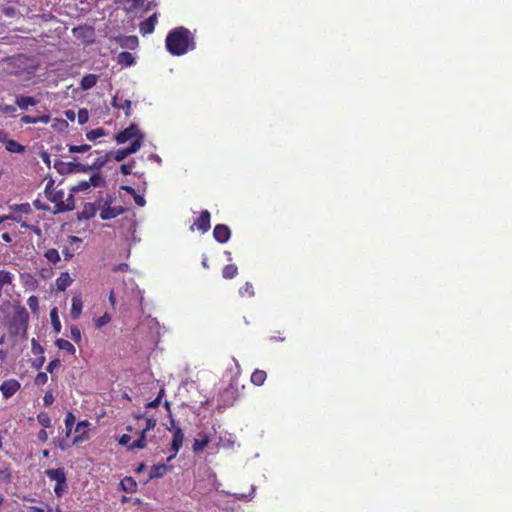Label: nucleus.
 <instances>
[{
    "mask_svg": "<svg viewBox=\"0 0 512 512\" xmlns=\"http://www.w3.org/2000/svg\"><path fill=\"white\" fill-rule=\"evenodd\" d=\"M98 211V208H97V205H96V201L93 202V203H86L84 206H83V209L82 211L79 213L78 215V219L79 220H89L91 218H93L96 213Z\"/></svg>",
    "mask_w": 512,
    "mask_h": 512,
    "instance_id": "18",
    "label": "nucleus"
},
{
    "mask_svg": "<svg viewBox=\"0 0 512 512\" xmlns=\"http://www.w3.org/2000/svg\"><path fill=\"white\" fill-rule=\"evenodd\" d=\"M65 192L64 190H55L50 195L47 196V199L54 203V213H63L67 211H71L74 209V197L73 194L70 193L68 197L64 200Z\"/></svg>",
    "mask_w": 512,
    "mask_h": 512,
    "instance_id": "4",
    "label": "nucleus"
},
{
    "mask_svg": "<svg viewBox=\"0 0 512 512\" xmlns=\"http://www.w3.org/2000/svg\"><path fill=\"white\" fill-rule=\"evenodd\" d=\"M50 115H42V116H30V115H24L21 117V122L23 124H36V123H44L47 124L50 122Z\"/></svg>",
    "mask_w": 512,
    "mask_h": 512,
    "instance_id": "25",
    "label": "nucleus"
},
{
    "mask_svg": "<svg viewBox=\"0 0 512 512\" xmlns=\"http://www.w3.org/2000/svg\"><path fill=\"white\" fill-rule=\"evenodd\" d=\"M44 257L47 259L48 262L52 264H56L60 261V255L57 249L50 248L44 253Z\"/></svg>",
    "mask_w": 512,
    "mask_h": 512,
    "instance_id": "36",
    "label": "nucleus"
},
{
    "mask_svg": "<svg viewBox=\"0 0 512 512\" xmlns=\"http://www.w3.org/2000/svg\"><path fill=\"white\" fill-rule=\"evenodd\" d=\"M115 197L111 194L99 197L96 200L98 211H100V218L102 220H111L124 213L122 206H112Z\"/></svg>",
    "mask_w": 512,
    "mask_h": 512,
    "instance_id": "3",
    "label": "nucleus"
},
{
    "mask_svg": "<svg viewBox=\"0 0 512 512\" xmlns=\"http://www.w3.org/2000/svg\"><path fill=\"white\" fill-rule=\"evenodd\" d=\"M209 443H210L209 435L208 434H203L201 436V438L194 440V443H193V446H192L193 452H195V453L202 452L205 449V447H207V445Z\"/></svg>",
    "mask_w": 512,
    "mask_h": 512,
    "instance_id": "28",
    "label": "nucleus"
},
{
    "mask_svg": "<svg viewBox=\"0 0 512 512\" xmlns=\"http://www.w3.org/2000/svg\"><path fill=\"white\" fill-rule=\"evenodd\" d=\"M50 320H51V324L53 326V329L55 331V333H60L61 331V322H60V319H59V315H58V308L57 307H54L51 309L50 311Z\"/></svg>",
    "mask_w": 512,
    "mask_h": 512,
    "instance_id": "33",
    "label": "nucleus"
},
{
    "mask_svg": "<svg viewBox=\"0 0 512 512\" xmlns=\"http://www.w3.org/2000/svg\"><path fill=\"white\" fill-rule=\"evenodd\" d=\"M4 144L6 150L9 151L10 153H22L25 150V147L23 145L19 144L13 139L7 138Z\"/></svg>",
    "mask_w": 512,
    "mask_h": 512,
    "instance_id": "30",
    "label": "nucleus"
},
{
    "mask_svg": "<svg viewBox=\"0 0 512 512\" xmlns=\"http://www.w3.org/2000/svg\"><path fill=\"white\" fill-rule=\"evenodd\" d=\"M170 425L171 427H168L167 429L172 432V441L170 447L172 454L168 457V461L172 460L177 455L183 446L184 441L183 430L180 426L176 425V421L172 418V416H170Z\"/></svg>",
    "mask_w": 512,
    "mask_h": 512,
    "instance_id": "6",
    "label": "nucleus"
},
{
    "mask_svg": "<svg viewBox=\"0 0 512 512\" xmlns=\"http://www.w3.org/2000/svg\"><path fill=\"white\" fill-rule=\"evenodd\" d=\"M141 139V145L144 141V134L140 132L137 125L131 124L129 127L125 128L124 130L120 131L115 135V140L118 144L125 143L129 140L137 141Z\"/></svg>",
    "mask_w": 512,
    "mask_h": 512,
    "instance_id": "7",
    "label": "nucleus"
},
{
    "mask_svg": "<svg viewBox=\"0 0 512 512\" xmlns=\"http://www.w3.org/2000/svg\"><path fill=\"white\" fill-rule=\"evenodd\" d=\"M89 186L93 187H100L105 184V179L100 173H95L90 176L89 180L87 181Z\"/></svg>",
    "mask_w": 512,
    "mask_h": 512,
    "instance_id": "38",
    "label": "nucleus"
},
{
    "mask_svg": "<svg viewBox=\"0 0 512 512\" xmlns=\"http://www.w3.org/2000/svg\"><path fill=\"white\" fill-rule=\"evenodd\" d=\"M133 164L134 162L132 163H129V164H122L121 167H120V171L123 175H129L132 173V167H133Z\"/></svg>",
    "mask_w": 512,
    "mask_h": 512,
    "instance_id": "57",
    "label": "nucleus"
},
{
    "mask_svg": "<svg viewBox=\"0 0 512 512\" xmlns=\"http://www.w3.org/2000/svg\"><path fill=\"white\" fill-rule=\"evenodd\" d=\"M170 470V467L166 464H155L150 468L149 471V480L161 478L164 475L167 474V472Z\"/></svg>",
    "mask_w": 512,
    "mask_h": 512,
    "instance_id": "21",
    "label": "nucleus"
},
{
    "mask_svg": "<svg viewBox=\"0 0 512 512\" xmlns=\"http://www.w3.org/2000/svg\"><path fill=\"white\" fill-rule=\"evenodd\" d=\"M110 322L111 316L109 313H104L102 316L94 319L95 327L97 329L102 328L103 326L107 325Z\"/></svg>",
    "mask_w": 512,
    "mask_h": 512,
    "instance_id": "41",
    "label": "nucleus"
},
{
    "mask_svg": "<svg viewBox=\"0 0 512 512\" xmlns=\"http://www.w3.org/2000/svg\"><path fill=\"white\" fill-rule=\"evenodd\" d=\"M38 440L41 441V442H46L48 440V433L46 432L45 429H42L38 432Z\"/></svg>",
    "mask_w": 512,
    "mask_h": 512,
    "instance_id": "62",
    "label": "nucleus"
},
{
    "mask_svg": "<svg viewBox=\"0 0 512 512\" xmlns=\"http://www.w3.org/2000/svg\"><path fill=\"white\" fill-rule=\"evenodd\" d=\"M69 247H65L62 250L65 260H70L74 257L75 253L78 252L81 248L82 239L77 236H69Z\"/></svg>",
    "mask_w": 512,
    "mask_h": 512,
    "instance_id": "13",
    "label": "nucleus"
},
{
    "mask_svg": "<svg viewBox=\"0 0 512 512\" xmlns=\"http://www.w3.org/2000/svg\"><path fill=\"white\" fill-rule=\"evenodd\" d=\"M239 294L242 297H253L255 295L254 287L252 283L246 282L240 289Z\"/></svg>",
    "mask_w": 512,
    "mask_h": 512,
    "instance_id": "39",
    "label": "nucleus"
},
{
    "mask_svg": "<svg viewBox=\"0 0 512 512\" xmlns=\"http://www.w3.org/2000/svg\"><path fill=\"white\" fill-rule=\"evenodd\" d=\"M117 62L124 66H132L135 63V59L130 52L123 51L118 54Z\"/></svg>",
    "mask_w": 512,
    "mask_h": 512,
    "instance_id": "32",
    "label": "nucleus"
},
{
    "mask_svg": "<svg viewBox=\"0 0 512 512\" xmlns=\"http://www.w3.org/2000/svg\"><path fill=\"white\" fill-rule=\"evenodd\" d=\"M54 400H55V398H54L53 392H52V390H49L45 393V395L43 397V404H44V406L48 407L53 404Z\"/></svg>",
    "mask_w": 512,
    "mask_h": 512,
    "instance_id": "50",
    "label": "nucleus"
},
{
    "mask_svg": "<svg viewBox=\"0 0 512 512\" xmlns=\"http://www.w3.org/2000/svg\"><path fill=\"white\" fill-rule=\"evenodd\" d=\"M114 272H127L129 270V265L127 263H120L115 265L112 269Z\"/></svg>",
    "mask_w": 512,
    "mask_h": 512,
    "instance_id": "60",
    "label": "nucleus"
},
{
    "mask_svg": "<svg viewBox=\"0 0 512 512\" xmlns=\"http://www.w3.org/2000/svg\"><path fill=\"white\" fill-rule=\"evenodd\" d=\"M267 379V373L264 370L256 369L251 374V382L256 386H262Z\"/></svg>",
    "mask_w": 512,
    "mask_h": 512,
    "instance_id": "29",
    "label": "nucleus"
},
{
    "mask_svg": "<svg viewBox=\"0 0 512 512\" xmlns=\"http://www.w3.org/2000/svg\"><path fill=\"white\" fill-rule=\"evenodd\" d=\"M11 471L9 470V468H5V469H0V480L5 482V483H10L11 482Z\"/></svg>",
    "mask_w": 512,
    "mask_h": 512,
    "instance_id": "49",
    "label": "nucleus"
},
{
    "mask_svg": "<svg viewBox=\"0 0 512 512\" xmlns=\"http://www.w3.org/2000/svg\"><path fill=\"white\" fill-rule=\"evenodd\" d=\"M88 111L86 109H80L78 112V122L79 124H84L88 121Z\"/></svg>",
    "mask_w": 512,
    "mask_h": 512,
    "instance_id": "54",
    "label": "nucleus"
},
{
    "mask_svg": "<svg viewBox=\"0 0 512 512\" xmlns=\"http://www.w3.org/2000/svg\"><path fill=\"white\" fill-rule=\"evenodd\" d=\"M56 190V188L54 187V180L53 179H50L47 184H46V187H45V195L46 197L48 195H50L52 192H54Z\"/></svg>",
    "mask_w": 512,
    "mask_h": 512,
    "instance_id": "59",
    "label": "nucleus"
},
{
    "mask_svg": "<svg viewBox=\"0 0 512 512\" xmlns=\"http://www.w3.org/2000/svg\"><path fill=\"white\" fill-rule=\"evenodd\" d=\"M10 209L14 212H20L23 214H29L32 211L29 203L14 204L10 206Z\"/></svg>",
    "mask_w": 512,
    "mask_h": 512,
    "instance_id": "42",
    "label": "nucleus"
},
{
    "mask_svg": "<svg viewBox=\"0 0 512 512\" xmlns=\"http://www.w3.org/2000/svg\"><path fill=\"white\" fill-rule=\"evenodd\" d=\"M15 103L21 110H27L29 106H35L37 101L33 97L20 95L16 96Z\"/></svg>",
    "mask_w": 512,
    "mask_h": 512,
    "instance_id": "26",
    "label": "nucleus"
},
{
    "mask_svg": "<svg viewBox=\"0 0 512 512\" xmlns=\"http://www.w3.org/2000/svg\"><path fill=\"white\" fill-rule=\"evenodd\" d=\"M55 345L58 347V349L64 350L72 355H74L76 352L74 345L66 339H63V338L57 339L55 341Z\"/></svg>",
    "mask_w": 512,
    "mask_h": 512,
    "instance_id": "31",
    "label": "nucleus"
},
{
    "mask_svg": "<svg viewBox=\"0 0 512 512\" xmlns=\"http://www.w3.org/2000/svg\"><path fill=\"white\" fill-rule=\"evenodd\" d=\"M131 439H132L131 435H129V434H123V435L119 438L118 443H119L120 445H122V446H127V448L129 449V445L132 443V442H131Z\"/></svg>",
    "mask_w": 512,
    "mask_h": 512,
    "instance_id": "53",
    "label": "nucleus"
},
{
    "mask_svg": "<svg viewBox=\"0 0 512 512\" xmlns=\"http://www.w3.org/2000/svg\"><path fill=\"white\" fill-rule=\"evenodd\" d=\"M90 149V145L83 144V145H70L69 146V152L71 153H84Z\"/></svg>",
    "mask_w": 512,
    "mask_h": 512,
    "instance_id": "46",
    "label": "nucleus"
},
{
    "mask_svg": "<svg viewBox=\"0 0 512 512\" xmlns=\"http://www.w3.org/2000/svg\"><path fill=\"white\" fill-rule=\"evenodd\" d=\"M28 512H51V509H49L48 511H45L43 508L41 507H37V506H30L28 508Z\"/></svg>",
    "mask_w": 512,
    "mask_h": 512,
    "instance_id": "64",
    "label": "nucleus"
},
{
    "mask_svg": "<svg viewBox=\"0 0 512 512\" xmlns=\"http://www.w3.org/2000/svg\"><path fill=\"white\" fill-rule=\"evenodd\" d=\"M111 155H112V153L108 152L104 156L96 158L95 161L87 167L83 166L82 164H77V167H78L77 170L78 171L99 170L109 161Z\"/></svg>",
    "mask_w": 512,
    "mask_h": 512,
    "instance_id": "15",
    "label": "nucleus"
},
{
    "mask_svg": "<svg viewBox=\"0 0 512 512\" xmlns=\"http://www.w3.org/2000/svg\"><path fill=\"white\" fill-rule=\"evenodd\" d=\"M120 45L122 47L134 49L138 46V38L136 36H126L121 40Z\"/></svg>",
    "mask_w": 512,
    "mask_h": 512,
    "instance_id": "37",
    "label": "nucleus"
},
{
    "mask_svg": "<svg viewBox=\"0 0 512 512\" xmlns=\"http://www.w3.org/2000/svg\"><path fill=\"white\" fill-rule=\"evenodd\" d=\"M3 61L7 64V73L14 76H26L27 78H31L40 67V63L36 57L23 53L8 56L3 59Z\"/></svg>",
    "mask_w": 512,
    "mask_h": 512,
    "instance_id": "2",
    "label": "nucleus"
},
{
    "mask_svg": "<svg viewBox=\"0 0 512 512\" xmlns=\"http://www.w3.org/2000/svg\"><path fill=\"white\" fill-rule=\"evenodd\" d=\"M211 214L208 210L200 213L199 217L194 221L191 229L196 228L201 233H206L210 229Z\"/></svg>",
    "mask_w": 512,
    "mask_h": 512,
    "instance_id": "9",
    "label": "nucleus"
},
{
    "mask_svg": "<svg viewBox=\"0 0 512 512\" xmlns=\"http://www.w3.org/2000/svg\"><path fill=\"white\" fill-rule=\"evenodd\" d=\"M70 335L73 341L79 343L81 341V330L77 326H71Z\"/></svg>",
    "mask_w": 512,
    "mask_h": 512,
    "instance_id": "48",
    "label": "nucleus"
},
{
    "mask_svg": "<svg viewBox=\"0 0 512 512\" xmlns=\"http://www.w3.org/2000/svg\"><path fill=\"white\" fill-rule=\"evenodd\" d=\"M56 446H57L60 450L65 451V450H67V449L70 447V444L68 443V441H67L66 439H60V440L57 442Z\"/></svg>",
    "mask_w": 512,
    "mask_h": 512,
    "instance_id": "61",
    "label": "nucleus"
},
{
    "mask_svg": "<svg viewBox=\"0 0 512 512\" xmlns=\"http://www.w3.org/2000/svg\"><path fill=\"white\" fill-rule=\"evenodd\" d=\"M156 23H157V15H156V13H154L149 18H147L145 21L140 23V25H139L140 33L143 36L153 33Z\"/></svg>",
    "mask_w": 512,
    "mask_h": 512,
    "instance_id": "16",
    "label": "nucleus"
},
{
    "mask_svg": "<svg viewBox=\"0 0 512 512\" xmlns=\"http://www.w3.org/2000/svg\"><path fill=\"white\" fill-rule=\"evenodd\" d=\"M104 135H105L104 129L103 128H97V129H93V130L87 132L86 137H87L88 140L94 141L97 138H100V137H102Z\"/></svg>",
    "mask_w": 512,
    "mask_h": 512,
    "instance_id": "43",
    "label": "nucleus"
},
{
    "mask_svg": "<svg viewBox=\"0 0 512 512\" xmlns=\"http://www.w3.org/2000/svg\"><path fill=\"white\" fill-rule=\"evenodd\" d=\"M165 45L167 51L173 56H182L196 47L192 33L183 26L176 27L168 32Z\"/></svg>",
    "mask_w": 512,
    "mask_h": 512,
    "instance_id": "1",
    "label": "nucleus"
},
{
    "mask_svg": "<svg viewBox=\"0 0 512 512\" xmlns=\"http://www.w3.org/2000/svg\"><path fill=\"white\" fill-rule=\"evenodd\" d=\"M89 426H90V422L88 420L79 421L76 424L75 432L78 434L74 437V439L72 441L73 445L80 444L89 438V434H88Z\"/></svg>",
    "mask_w": 512,
    "mask_h": 512,
    "instance_id": "10",
    "label": "nucleus"
},
{
    "mask_svg": "<svg viewBox=\"0 0 512 512\" xmlns=\"http://www.w3.org/2000/svg\"><path fill=\"white\" fill-rule=\"evenodd\" d=\"M141 148V139L133 141L127 148H120L115 151L114 159L117 162L124 160L127 156L136 153Z\"/></svg>",
    "mask_w": 512,
    "mask_h": 512,
    "instance_id": "12",
    "label": "nucleus"
},
{
    "mask_svg": "<svg viewBox=\"0 0 512 512\" xmlns=\"http://www.w3.org/2000/svg\"><path fill=\"white\" fill-rule=\"evenodd\" d=\"M238 397V390L235 384L230 383L228 387L223 389L219 394V402L224 407H229L234 404Z\"/></svg>",
    "mask_w": 512,
    "mask_h": 512,
    "instance_id": "8",
    "label": "nucleus"
},
{
    "mask_svg": "<svg viewBox=\"0 0 512 512\" xmlns=\"http://www.w3.org/2000/svg\"><path fill=\"white\" fill-rule=\"evenodd\" d=\"M45 474L50 480L56 481L54 492L57 497H62L68 488L67 477L64 468L47 469Z\"/></svg>",
    "mask_w": 512,
    "mask_h": 512,
    "instance_id": "5",
    "label": "nucleus"
},
{
    "mask_svg": "<svg viewBox=\"0 0 512 512\" xmlns=\"http://www.w3.org/2000/svg\"><path fill=\"white\" fill-rule=\"evenodd\" d=\"M19 224H20V226L22 228L32 230L37 235L41 234V229L39 227H37V226L30 225V224H28L27 222H25L23 220Z\"/></svg>",
    "mask_w": 512,
    "mask_h": 512,
    "instance_id": "52",
    "label": "nucleus"
},
{
    "mask_svg": "<svg viewBox=\"0 0 512 512\" xmlns=\"http://www.w3.org/2000/svg\"><path fill=\"white\" fill-rule=\"evenodd\" d=\"M76 418L72 412H68L65 417V429H66V437H69L72 432V428L75 424Z\"/></svg>",
    "mask_w": 512,
    "mask_h": 512,
    "instance_id": "35",
    "label": "nucleus"
},
{
    "mask_svg": "<svg viewBox=\"0 0 512 512\" xmlns=\"http://www.w3.org/2000/svg\"><path fill=\"white\" fill-rule=\"evenodd\" d=\"M136 434L138 435V439L129 445L130 451L135 449H144L147 447V432H144L142 428L139 427V430L136 431Z\"/></svg>",
    "mask_w": 512,
    "mask_h": 512,
    "instance_id": "20",
    "label": "nucleus"
},
{
    "mask_svg": "<svg viewBox=\"0 0 512 512\" xmlns=\"http://www.w3.org/2000/svg\"><path fill=\"white\" fill-rule=\"evenodd\" d=\"M164 393H165V392H164V389H161V390L159 391L158 396H157L154 400H152V401L148 402V403L145 405V406H146V408H157V407L160 405V403H161V399H162V397L164 396Z\"/></svg>",
    "mask_w": 512,
    "mask_h": 512,
    "instance_id": "45",
    "label": "nucleus"
},
{
    "mask_svg": "<svg viewBox=\"0 0 512 512\" xmlns=\"http://www.w3.org/2000/svg\"><path fill=\"white\" fill-rule=\"evenodd\" d=\"M134 200H135V203L139 206H144L146 203L144 197L141 195H138V194L134 195Z\"/></svg>",
    "mask_w": 512,
    "mask_h": 512,
    "instance_id": "63",
    "label": "nucleus"
},
{
    "mask_svg": "<svg viewBox=\"0 0 512 512\" xmlns=\"http://www.w3.org/2000/svg\"><path fill=\"white\" fill-rule=\"evenodd\" d=\"M83 310V301L81 295H74L72 297L70 315L73 319H78Z\"/></svg>",
    "mask_w": 512,
    "mask_h": 512,
    "instance_id": "19",
    "label": "nucleus"
},
{
    "mask_svg": "<svg viewBox=\"0 0 512 512\" xmlns=\"http://www.w3.org/2000/svg\"><path fill=\"white\" fill-rule=\"evenodd\" d=\"M131 105L132 102L128 99H122L118 96L113 97L112 99V106L116 109H123L125 110V115L129 117L131 115Z\"/></svg>",
    "mask_w": 512,
    "mask_h": 512,
    "instance_id": "22",
    "label": "nucleus"
},
{
    "mask_svg": "<svg viewBox=\"0 0 512 512\" xmlns=\"http://www.w3.org/2000/svg\"><path fill=\"white\" fill-rule=\"evenodd\" d=\"M27 305L31 309L32 312H37L39 309V299L37 296L32 295L27 300Z\"/></svg>",
    "mask_w": 512,
    "mask_h": 512,
    "instance_id": "44",
    "label": "nucleus"
},
{
    "mask_svg": "<svg viewBox=\"0 0 512 512\" xmlns=\"http://www.w3.org/2000/svg\"><path fill=\"white\" fill-rule=\"evenodd\" d=\"M21 387V384L16 379L5 380L0 385V391L5 399L12 397Z\"/></svg>",
    "mask_w": 512,
    "mask_h": 512,
    "instance_id": "11",
    "label": "nucleus"
},
{
    "mask_svg": "<svg viewBox=\"0 0 512 512\" xmlns=\"http://www.w3.org/2000/svg\"><path fill=\"white\" fill-rule=\"evenodd\" d=\"M135 419L137 421V425L142 428L144 432H148L151 429H154L157 424V420L155 418H145L143 414L136 415Z\"/></svg>",
    "mask_w": 512,
    "mask_h": 512,
    "instance_id": "17",
    "label": "nucleus"
},
{
    "mask_svg": "<svg viewBox=\"0 0 512 512\" xmlns=\"http://www.w3.org/2000/svg\"><path fill=\"white\" fill-rule=\"evenodd\" d=\"M73 279L68 272H62L56 279V287L58 291H65L71 284Z\"/></svg>",
    "mask_w": 512,
    "mask_h": 512,
    "instance_id": "24",
    "label": "nucleus"
},
{
    "mask_svg": "<svg viewBox=\"0 0 512 512\" xmlns=\"http://www.w3.org/2000/svg\"><path fill=\"white\" fill-rule=\"evenodd\" d=\"M213 237L219 243H226L231 237V230L225 224H217L213 230Z\"/></svg>",
    "mask_w": 512,
    "mask_h": 512,
    "instance_id": "14",
    "label": "nucleus"
},
{
    "mask_svg": "<svg viewBox=\"0 0 512 512\" xmlns=\"http://www.w3.org/2000/svg\"><path fill=\"white\" fill-rule=\"evenodd\" d=\"M237 274H238V268L234 264H228V265L224 266V268L222 270V276L225 279H233L234 277L237 276Z\"/></svg>",
    "mask_w": 512,
    "mask_h": 512,
    "instance_id": "34",
    "label": "nucleus"
},
{
    "mask_svg": "<svg viewBox=\"0 0 512 512\" xmlns=\"http://www.w3.org/2000/svg\"><path fill=\"white\" fill-rule=\"evenodd\" d=\"M40 355L41 356L39 358L35 359L32 362V367L37 369V370H39L43 366V364L45 362V357L42 354H40Z\"/></svg>",
    "mask_w": 512,
    "mask_h": 512,
    "instance_id": "58",
    "label": "nucleus"
},
{
    "mask_svg": "<svg viewBox=\"0 0 512 512\" xmlns=\"http://www.w3.org/2000/svg\"><path fill=\"white\" fill-rule=\"evenodd\" d=\"M47 381H48L47 374L45 372H39L34 379V384L37 386H43L47 383Z\"/></svg>",
    "mask_w": 512,
    "mask_h": 512,
    "instance_id": "47",
    "label": "nucleus"
},
{
    "mask_svg": "<svg viewBox=\"0 0 512 512\" xmlns=\"http://www.w3.org/2000/svg\"><path fill=\"white\" fill-rule=\"evenodd\" d=\"M61 365V361L59 359H53L49 362L47 366V371L51 374H53L54 370L59 368Z\"/></svg>",
    "mask_w": 512,
    "mask_h": 512,
    "instance_id": "51",
    "label": "nucleus"
},
{
    "mask_svg": "<svg viewBox=\"0 0 512 512\" xmlns=\"http://www.w3.org/2000/svg\"><path fill=\"white\" fill-rule=\"evenodd\" d=\"M31 344H32V352L34 354H43L44 353L43 347L35 339H32Z\"/></svg>",
    "mask_w": 512,
    "mask_h": 512,
    "instance_id": "55",
    "label": "nucleus"
},
{
    "mask_svg": "<svg viewBox=\"0 0 512 512\" xmlns=\"http://www.w3.org/2000/svg\"><path fill=\"white\" fill-rule=\"evenodd\" d=\"M87 181H81L78 183V185L71 189V192H78V191H85L89 188Z\"/></svg>",
    "mask_w": 512,
    "mask_h": 512,
    "instance_id": "56",
    "label": "nucleus"
},
{
    "mask_svg": "<svg viewBox=\"0 0 512 512\" xmlns=\"http://www.w3.org/2000/svg\"><path fill=\"white\" fill-rule=\"evenodd\" d=\"M98 75L96 74H86L80 81V89L83 91H87L96 86L98 82Z\"/></svg>",
    "mask_w": 512,
    "mask_h": 512,
    "instance_id": "23",
    "label": "nucleus"
},
{
    "mask_svg": "<svg viewBox=\"0 0 512 512\" xmlns=\"http://www.w3.org/2000/svg\"><path fill=\"white\" fill-rule=\"evenodd\" d=\"M121 489L127 493H135L137 491V482L132 477H124L120 481Z\"/></svg>",
    "mask_w": 512,
    "mask_h": 512,
    "instance_id": "27",
    "label": "nucleus"
},
{
    "mask_svg": "<svg viewBox=\"0 0 512 512\" xmlns=\"http://www.w3.org/2000/svg\"><path fill=\"white\" fill-rule=\"evenodd\" d=\"M37 421L38 423L44 428H49L51 427V418L50 416L48 415V413L46 412H40L38 413L37 415Z\"/></svg>",
    "mask_w": 512,
    "mask_h": 512,
    "instance_id": "40",
    "label": "nucleus"
}]
</instances>
